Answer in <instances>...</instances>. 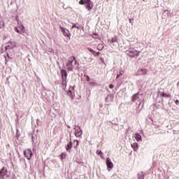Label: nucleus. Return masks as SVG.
Returning a JSON list of instances; mask_svg holds the SVG:
<instances>
[{"mask_svg":"<svg viewBox=\"0 0 179 179\" xmlns=\"http://www.w3.org/2000/svg\"><path fill=\"white\" fill-rule=\"evenodd\" d=\"M75 59H76L73 56H71L69 59V61L66 65V68L68 71H73V68H78L79 64H78V62Z\"/></svg>","mask_w":179,"mask_h":179,"instance_id":"f257e3e1","label":"nucleus"},{"mask_svg":"<svg viewBox=\"0 0 179 179\" xmlns=\"http://www.w3.org/2000/svg\"><path fill=\"white\" fill-rule=\"evenodd\" d=\"M10 176V173L8 171L6 168L3 167L1 170L0 171V178L1 179H6L8 178Z\"/></svg>","mask_w":179,"mask_h":179,"instance_id":"f03ea898","label":"nucleus"},{"mask_svg":"<svg viewBox=\"0 0 179 179\" xmlns=\"http://www.w3.org/2000/svg\"><path fill=\"white\" fill-rule=\"evenodd\" d=\"M79 3L80 5H85L88 10L92 9V1L90 0H80Z\"/></svg>","mask_w":179,"mask_h":179,"instance_id":"7ed1b4c3","label":"nucleus"},{"mask_svg":"<svg viewBox=\"0 0 179 179\" xmlns=\"http://www.w3.org/2000/svg\"><path fill=\"white\" fill-rule=\"evenodd\" d=\"M106 166H107V170L110 171V170H112L114 167V164L111 162V159L110 157L106 158Z\"/></svg>","mask_w":179,"mask_h":179,"instance_id":"20e7f679","label":"nucleus"},{"mask_svg":"<svg viewBox=\"0 0 179 179\" xmlns=\"http://www.w3.org/2000/svg\"><path fill=\"white\" fill-rule=\"evenodd\" d=\"M24 155L28 160H30L31 159V156H33V152H31V150L29 148L24 151Z\"/></svg>","mask_w":179,"mask_h":179,"instance_id":"39448f33","label":"nucleus"},{"mask_svg":"<svg viewBox=\"0 0 179 179\" xmlns=\"http://www.w3.org/2000/svg\"><path fill=\"white\" fill-rule=\"evenodd\" d=\"M59 29H61L64 36H65L66 37H71V33L69 32V29H66L65 27H63L61 25L59 26Z\"/></svg>","mask_w":179,"mask_h":179,"instance_id":"423d86ee","label":"nucleus"},{"mask_svg":"<svg viewBox=\"0 0 179 179\" xmlns=\"http://www.w3.org/2000/svg\"><path fill=\"white\" fill-rule=\"evenodd\" d=\"M15 47H16V42L10 41L8 43V45L6 46V51H8V50H13Z\"/></svg>","mask_w":179,"mask_h":179,"instance_id":"0eeeda50","label":"nucleus"},{"mask_svg":"<svg viewBox=\"0 0 179 179\" xmlns=\"http://www.w3.org/2000/svg\"><path fill=\"white\" fill-rule=\"evenodd\" d=\"M129 55L130 57H139V52H138L135 49L131 48L129 50Z\"/></svg>","mask_w":179,"mask_h":179,"instance_id":"6e6552de","label":"nucleus"},{"mask_svg":"<svg viewBox=\"0 0 179 179\" xmlns=\"http://www.w3.org/2000/svg\"><path fill=\"white\" fill-rule=\"evenodd\" d=\"M83 134V131H82V129H80V127L76 129L75 135H76V138H80L82 136Z\"/></svg>","mask_w":179,"mask_h":179,"instance_id":"1a4fd4ad","label":"nucleus"},{"mask_svg":"<svg viewBox=\"0 0 179 179\" xmlns=\"http://www.w3.org/2000/svg\"><path fill=\"white\" fill-rule=\"evenodd\" d=\"M110 44L112 45H118V38L117 36H114L110 40Z\"/></svg>","mask_w":179,"mask_h":179,"instance_id":"9d476101","label":"nucleus"},{"mask_svg":"<svg viewBox=\"0 0 179 179\" xmlns=\"http://www.w3.org/2000/svg\"><path fill=\"white\" fill-rule=\"evenodd\" d=\"M147 73L148 70L146 69H139L136 72L137 75H145Z\"/></svg>","mask_w":179,"mask_h":179,"instance_id":"9b49d317","label":"nucleus"},{"mask_svg":"<svg viewBox=\"0 0 179 179\" xmlns=\"http://www.w3.org/2000/svg\"><path fill=\"white\" fill-rule=\"evenodd\" d=\"M67 93L71 97L73 98L75 96V94L73 93V87H70Z\"/></svg>","mask_w":179,"mask_h":179,"instance_id":"f8f14e48","label":"nucleus"},{"mask_svg":"<svg viewBox=\"0 0 179 179\" xmlns=\"http://www.w3.org/2000/svg\"><path fill=\"white\" fill-rule=\"evenodd\" d=\"M135 139L137 142H141L142 141V136L136 133L135 134Z\"/></svg>","mask_w":179,"mask_h":179,"instance_id":"ddd939ff","label":"nucleus"},{"mask_svg":"<svg viewBox=\"0 0 179 179\" xmlns=\"http://www.w3.org/2000/svg\"><path fill=\"white\" fill-rule=\"evenodd\" d=\"M138 100H139V93L134 94L132 98L133 101H136Z\"/></svg>","mask_w":179,"mask_h":179,"instance_id":"4468645a","label":"nucleus"},{"mask_svg":"<svg viewBox=\"0 0 179 179\" xmlns=\"http://www.w3.org/2000/svg\"><path fill=\"white\" fill-rule=\"evenodd\" d=\"M131 148H133L134 150H136L139 148V145L137 143H133L131 144Z\"/></svg>","mask_w":179,"mask_h":179,"instance_id":"2eb2a0df","label":"nucleus"},{"mask_svg":"<svg viewBox=\"0 0 179 179\" xmlns=\"http://www.w3.org/2000/svg\"><path fill=\"white\" fill-rule=\"evenodd\" d=\"M138 179H144L145 178V173H143V172H139L138 173Z\"/></svg>","mask_w":179,"mask_h":179,"instance_id":"dca6fc26","label":"nucleus"},{"mask_svg":"<svg viewBox=\"0 0 179 179\" xmlns=\"http://www.w3.org/2000/svg\"><path fill=\"white\" fill-rule=\"evenodd\" d=\"M103 48H104V45L103 44H99L97 45V50H99V51L103 50Z\"/></svg>","mask_w":179,"mask_h":179,"instance_id":"f3484780","label":"nucleus"},{"mask_svg":"<svg viewBox=\"0 0 179 179\" xmlns=\"http://www.w3.org/2000/svg\"><path fill=\"white\" fill-rule=\"evenodd\" d=\"M87 50L88 51H90V52H91L92 54H93V55H96V51H94L93 49L90 48H87Z\"/></svg>","mask_w":179,"mask_h":179,"instance_id":"a211bd4d","label":"nucleus"},{"mask_svg":"<svg viewBox=\"0 0 179 179\" xmlns=\"http://www.w3.org/2000/svg\"><path fill=\"white\" fill-rule=\"evenodd\" d=\"M78 145H79V141H74L73 142V146L74 148H78Z\"/></svg>","mask_w":179,"mask_h":179,"instance_id":"6ab92c4d","label":"nucleus"},{"mask_svg":"<svg viewBox=\"0 0 179 179\" xmlns=\"http://www.w3.org/2000/svg\"><path fill=\"white\" fill-rule=\"evenodd\" d=\"M4 27H5V24L3 23V21L0 20V29H3Z\"/></svg>","mask_w":179,"mask_h":179,"instance_id":"aec40b11","label":"nucleus"},{"mask_svg":"<svg viewBox=\"0 0 179 179\" xmlns=\"http://www.w3.org/2000/svg\"><path fill=\"white\" fill-rule=\"evenodd\" d=\"M69 149H71V143H68L66 146V150H67V152H69Z\"/></svg>","mask_w":179,"mask_h":179,"instance_id":"412c9836","label":"nucleus"},{"mask_svg":"<svg viewBox=\"0 0 179 179\" xmlns=\"http://www.w3.org/2000/svg\"><path fill=\"white\" fill-rule=\"evenodd\" d=\"M96 155H101V157H103V152L100 150H96Z\"/></svg>","mask_w":179,"mask_h":179,"instance_id":"4be33fe9","label":"nucleus"},{"mask_svg":"<svg viewBox=\"0 0 179 179\" xmlns=\"http://www.w3.org/2000/svg\"><path fill=\"white\" fill-rule=\"evenodd\" d=\"M20 30H21V31H22V33H24V30H25L24 26H23L22 24L20 25Z\"/></svg>","mask_w":179,"mask_h":179,"instance_id":"5701e85b","label":"nucleus"},{"mask_svg":"<svg viewBox=\"0 0 179 179\" xmlns=\"http://www.w3.org/2000/svg\"><path fill=\"white\" fill-rule=\"evenodd\" d=\"M15 31H16V33H17L18 34H22V32H20V31L19 30V29H17V27H15L14 28Z\"/></svg>","mask_w":179,"mask_h":179,"instance_id":"b1692460","label":"nucleus"},{"mask_svg":"<svg viewBox=\"0 0 179 179\" xmlns=\"http://www.w3.org/2000/svg\"><path fill=\"white\" fill-rule=\"evenodd\" d=\"M162 97H167V98L170 97V94H167L164 92H162Z\"/></svg>","mask_w":179,"mask_h":179,"instance_id":"393cba45","label":"nucleus"},{"mask_svg":"<svg viewBox=\"0 0 179 179\" xmlns=\"http://www.w3.org/2000/svg\"><path fill=\"white\" fill-rule=\"evenodd\" d=\"M60 157L62 159H65V157H66V154L62 152L61 155H60Z\"/></svg>","mask_w":179,"mask_h":179,"instance_id":"a878e982","label":"nucleus"},{"mask_svg":"<svg viewBox=\"0 0 179 179\" xmlns=\"http://www.w3.org/2000/svg\"><path fill=\"white\" fill-rule=\"evenodd\" d=\"M76 27H77L76 24L73 23V26H72L71 29H75V28L76 29Z\"/></svg>","mask_w":179,"mask_h":179,"instance_id":"bb28decb","label":"nucleus"},{"mask_svg":"<svg viewBox=\"0 0 179 179\" xmlns=\"http://www.w3.org/2000/svg\"><path fill=\"white\" fill-rule=\"evenodd\" d=\"M123 73H124V71L120 70L119 75L121 76H122Z\"/></svg>","mask_w":179,"mask_h":179,"instance_id":"cd10ccee","label":"nucleus"},{"mask_svg":"<svg viewBox=\"0 0 179 179\" xmlns=\"http://www.w3.org/2000/svg\"><path fill=\"white\" fill-rule=\"evenodd\" d=\"M62 85H63V87H66V82H63V84H62Z\"/></svg>","mask_w":179,"mask_h":179,"instance_id":"c85d7f7f","label":"nucleus"},{"mask_svg":"<svg viewBox=\"0 0 179 179\" xmlns=\"http://www.w3.org/2000/svg\"><path fill=\"white\" fill-rule=\"evenodd\" d=\"M86 80L87 82H90V77H89V76H87Z\"/></svg>","mask_w":179,"mask_h":179,"instance_id":"c756f323","label":"nucleus"},{"mask_svg":"<svg viewBox=\"0 0 179 179\" xmlns=\"http://www.w3.org/2000/svg\"><path fill=\"white\" fill-rule=\"evenodd\" d=\"M96 36H97V34H93V38H97V37H96Z\"/></svg>","mask_w":179,"mask_h":179,"instance_id":"7c9ffc66","label":"nucleus"},{"mask_svg":"<svg viewBox=\"0 0 179 179\" xmlns=\"http://www.w3.org/2000/svg\"><path fill=\"white\" fill-rule=\"evenodd\" d=\"M109 89H114V85H109Z\"/></svg>","mask_w":179,"mask_h":179,"instance_id":"2f4dec72","label":"nucleus"},{"mask_svg":"<svg viewBox=\"0 0 179 179\" xmlns=\"http://www.w3.org/2000/svg\"><path fill=\"white\" fill-rule=\"evenodd\" d=\"M176 104L177 106L179 105V101H178V99H176Z\"/></svg>","mask_w":179,"mask_h":179,"instance_id":"473e14b6","label":"nucleus"},{"mask_svg":"<svg viewBox=\"0 0 179 179\" xmlns=\"http://www.w3.org/2000/svg\"><path fill=\"white\" fill-rule=\"evenodd\" d=\"M95 55H97V57H99V55H100V52H96Z\"/></svg>","mask_w":179,"mask_h":179,"instance_id":"72a5a7b5","label":"nucleus"},{"mask_svg":"<svg viewBox=\"0 0 179 179\" xmlns=\"http://www.w3.org/2000/svg\"><path fill=\"white\" fill-rule=\"evenodd\" d=\"M164 13H169V11L168 10L164 11Z\"/></svg>","mask_w":179,"mask_h":179,"instance_id":"f704fd0d","label":"nucleus"},{"mask_svg":"<svg viewBox=\"0 0 179 179\" xmlns=\"http://www.w3.org/2000/svg\"><path fill=\"white\" fill-rule=\"evenodd\" d=\"M32 142L34 143V136H32Z\"/></svg>","mask_w":179,"mask_h":179,"instance_id":"c9c22d12","label":"nucleus"},{"mask_svg":"<svg viewBox=\"0 0 179 179\" xmlns=\"http://www.w3.org/2000/svg\"><path fill=\"white\" fill-rule=\"evenodd\" d=\"M76 29H78V30H80V27H76Z\"/></svg>","mask_w":179,"mask_h":179,"instance_id":"e433bc0d","label":"nucleus"},{"mask_svg":"<svg viewBox=\"0 0 179 179\" xmlns=\"http://www.w3.org/2000/svg\"><path fill=\"white\" fill-rule=\"evenodd\" d=\"M129 23H131V18L129 19Z\"/></svg>","mask_w":179,"mask_h":179,"instance_id":"4c0bfd02","label":"nucleus"},{"mask_svg":"<svg viewBox=\"0 0 179 179\" xmlns=\"http://www.w3.org/2000/svg\"><path fill=\"white\" fill-rule=\"evenodd\" d=\"M120 74H119V75H117V77H116V78H117V79H118V78H120Z\"/></svg>","mask_w":179,"mask_h":179,"instance_id":"58836bf2","label":"nucleus"},{"mask_svg":"<svg viewBox=\"0 0 179 179\" xmlns=\"http://www.w3.org/2000/svg\"><path fill=\"white\" fill-rule=\"evenodd\" d=\"M7 57H8V58H9V53H7Z\"/></svg>","mask_w":179,"mask_h":179,"instance_id":"ea45409f","label":"nucleus"},{"mask_svg":"<svg viewBox=\"0 0 179 179\" xmlns=\"http://www.w3.org/2000/svg\"><path fill=\"white\" fill-rule=\"evenodd\" d=\"M69 128H71V126H67Z\"/></svg>","mask_w":179,"mask_h":179,"instance_id":"a19ab883","label":"nucleus"},{"mask_svg":"<svg viewBox=\"0 0 179 179\" xmlns=\"http://www.w3.org/2000/svg\"><path fill=\"white\" fill-rule=\"evenodd\" d=\"M143 1H145V0H143Z\"/></svg>","mask_w":179,"mask_h":179,"instance_id":"79ce46f5","label":"nucleus"}]
</instances>
